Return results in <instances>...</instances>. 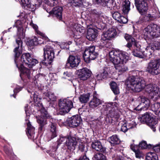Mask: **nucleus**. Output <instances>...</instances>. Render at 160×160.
Masks as SVG:
<instances>
[{
  "label": "nucleus",
  "instance_id": "61",
  "mask_svg": "<svg viewBox=\"0 0 160 160\" xmlns=\"http://www.w3.org/2000/svg\"><path fill=\"white\" fill-rule=\"evenodd\" d=\"M19 91H20V90L19 88L15 89L13 90L14 94L12 95H11V97L12 96H13L14 98H15L16 94V93H18L19 92Z\"/></svg>",
  "mask_w": 160,
  "mask_h": 160
},
{
  "label": "nucleus",
  "instance_id": "46",
  "mask_svg": "<svg viewBox=\"0 0 160 160\" xmlns=\"http://www.w3.org/2000/svg\"><path fill=\"white\" fill-rule=\"evenodd\" d=\"M110 86L112 90L115 94L117 95L119 93V90L116 83L114 82L111 83Z\"/></svg>",
  "mask_w": 160,
  "mask_h": 160
},
{
  "label": "nucleus",
  "instance_id": "3",
  "mask_svg": "<svg viewBox=\"0 0 160 160\" xmlns=\"http://www.w3.org/2000/svg\"><path fill=\"white\" fill-rule=\"evenodd\" d=\"M156 118L151 113L147 112L141 116H139L138 119L141 122L149 123L150 128L155 132L156 130L155 125L160 120V116H158L157 118Z\"/></svg>",
  "mask_w": 160,
  "mask_h": 160
},
{
  "label": "nucleus",
  "instance_id": "5",
  "mask_svg": "<svg viewBox=\"0 0 160 160\" xmlns=\"http://www.w3.org/2000/svg\"><path fill=\"white\" fill-rule=\"evenodd\" d=\"M118 105V103L116 102H110L106 103L102 105L101 111L103 112H106L107 116L111 118H118L119 115L115 108L117 107Z\"/></svg>",
  "mask_w": 160,
  "mask_h": 160
},
{
  "label": "nucleus",
  "instance_id": "26",
  "mask_svg": "<svg viewBox=\"0 0 160 160\" xmlns=\"http://www.w3.org/2000/svg\"><path fill=\"white\" fill-rule=\"evenodd\" d=\"M110 73L109 69L108 67H104L102 71L97 75V78L99 80L105 79L109 77Z\"/></svg>",
  "mask_w": 160,
  "mask_h": 160
},
{
  "label": "nucleus",
  "instance_id": "16",
  "mask_svg": "<svg viewBox=\"0 0 160 160\" xmlns=\"http://www.w3.org/2000/svg\"><path fill=\"white\" fill-rule=\"evenodd\" d=\"M91 72L86 68H83L79 70L77 74L78 78L81 80H86L91 76Z\"/></svg>",
  "mask_w": 160,
  "mask_h": 160
},
{
  "label": "nucleus",
  "instance_id": "55",
  "mask_svg": "<svg viewBox=\"0 0 160 160\" xmlns=\"http://www.w3.org/2000/svg\"><path fill=\"white\" fill-rule=\"evenodd\" d=\"M151 46L154 48V50L160 49V42H155Z\"/></svg>",
  "mask_w": 160,
  "mask_h": 160
},
{
  "label": "nucleus",
  "instance_id": "17",
  "mask_svg": "<svg viewBox=\"0 0 160 160\" xmlns=\"http://www.w3.org/2000/svg\"><path fill=\"white\" fill-rule=\"evenodd\" d=\"M22 6L24 8H32V5H40L42 2V0H21Z\"/></svg>",
  "mask_w": 160,
  "mask_h": 160
},
{
  "label": "nucleus",
  "instance_id": "23",
  "mask_svg": "<svg viewBox=\"0 0 160 160\" xmlns=\"http://www.w3.org/2000/svg\"><path fill=\"white\" fill-rule=\"evenodd\" d=\"M140 98L141 99L140 110L143 111L147 110L150 105L149 100L143 96H140Z\"/></svg>",
  "mask_w": 160,
  "mask_h": 160
},
{
  "label": "nucleus",
  "instance_id": "63",
  "mask_svg": "<svg viewBox=\"0 0 160 160\" xmlns=\"http://www.w3.org/2000/svg\"><path fill=\"white\" fill-rule=\"evenodd\" d=\"M136 125V123L133 121L129 123L128 124V127H132V128L133 127V126H135Z\"/></svg>",
  "mask_w": 160,
  "mask_h": 160
},
{
  "label": "nucleus",
  "instance_id": "30",
  "mask_svg": "<svg viewBox=\"0 0 160 160\" xmlns=\"http://www.w3.org/2000/svg\"><path fill=\"white\" fill-rule=\"evenodd\" d=\"M137 35L136 34H133L132 35H130L128 34H125L124 35V38L128 42H131L132 44L135 45L138 43L137 42Z\"/></svg>",
  "mask_w": 160,
  "mask_h": 160
},
{
  "label": "nucleus",
  "instance_id": "49",
  "mask_svg": "<svg viewBox=\"0 0 160 160\" xmlns=\"http://www.w3.org/2000/svg\"><path fill=\"white\" fill-rule=\"evenodd\" d=\"M94 160H106V157L103 154L100 152L96 153L94 156Z\"/></svg>",
  "mask_w": 160,
  "mask_h": 160
},
{
  "label": "nucleus",
  "instance_id": "1",
  "mask_svg": "<svg viewBox=\"0 0 160 160\" xmlns=\"http://www.w3.org/2000/svg\"><path fill=\"white\" fill-rule=\"evenodd\" d=\"M136 75L129 76L126 85L127 89L135 92H139L145 88L146 92L150 95L152 98H155L159 96L160 91L158 87L155 85L150 84L146 85L145 81L143 78L139 76V74L138 71L136 72Z\"/></svg>",
  "mask_w": 160,
  "mask_h": 160
},
{
  "label": "nucleus",
  "instance_id": "41",
  "mask_svg": "<svg viewBox=\"0 0 160 160\" xmlns=\"http://www.w3.org/2000/svg\"><path fill=\"white\" fill-rule=\"evenodd\" d=\"M33 99L35 102H37V103H36L35 106L37 107H38L37 108V109L38 110H40L41 109V108L40 107V104H41L42 106H43L42 104L41 103H40V101L41 100V98L38 97V96L37 94L34 93L33 94Z\"/></svg>",
  "mask_w": 160,
  "mask_h": 160
},
{
  "label": "nucleus",
  "instance_id": "64",
  "mask_svg": "<svg viewBox=\"0 0 160 160\" xmlns=\"http://www.w3.org/2000/svg\"><path fill=\"white\" fill-rule=\"evenodd\" d=\"M132 45H133V46L134 47V44L133 43L132 44L131 42H128L126 46L127 47L130 49V48L132 47Z\"/></svg>",
  "mask_w": 160,
  "mask_h": 160
},
{
  "label": "nucleus",
  "instance_id": "15",
  "mask_svg": "<svg viewBox=\"0 0 160 160\" xmlns=\"http://www.w3.org/2000/svg\"><path fill=\"white\" fill-rule=\"evenodd\" d=\"M81 122V118L78 115L73 116L66 121V123L70 127L73 128L79 126Z\"/></svg>",
  "mask_w": 160,
  "mask_h": 160
},
{
  "label": "nucleus",
  "instance_id": "11",
  "mask_svg": "<svg viewBox=\"0 0 160 160\" xmlns=\"http://www.w3.org/2000/svg\"><path fill=\"white\" fill-rule=\"evenodd\" d=\"M43 50L45 63L46 64H50L55 57L54 49L50 46L46 45L44 48Z\"/></svg>",
  "mask_w": 160,
  "mask_h": 160
},
{
  "label": "nucleus",
  "instance_id": "29",
  "mask_svg": "<svg viewBox=\"0 0 160 160\" xmlns=\"http://www.w3.org/2000/svg\"><path fill=\"white\" fill-rule=\"evenodd\" d=\"M22 76L30 79V72L29 69L25 67L23 65H21V78L22 79Z\"/></svg>",
  "mask_w": 160,
  "mask_h": 160
},
{
  "label": "nucleus",
  "instance_id": "9",
  "mask_svg": "<svg viewBox=\"0 0 160 160\" xmlns=\"http://www.w3.org/2000/svg\"><path fill=\"white\" fill-rule=\"evenodd\" d=\"M60 112L62 114L68 113L73 107L72 100L68 98L60 99L59 101Z\"/></svg>",
  "mask_w": 160,
  "mask_h": 160
},
{
  "label": "nucleus",
  "instance_id": "25",
  "mask_svg": "<svg viewBox=\"0 0 160 160\" xmlns=\"http://www.w3.org/2000/svg\"><path fill=\"white\" fill-rule=\"evenodd\" d=\"M98 36L97 30L94 28H89L87 31V38L89 41L94 40Z\"/></svg>",
  "mask_w": 160,
  "mask_h": 160
},
{
  "label": "nucleus",
  "instance_id": "37",
  "mask_svg": "<svg viewBox=\"0 0 160 160\" xmlns=\"http://www.w3.org/2000/svg\"><path fill=\"white\" fill-rule=\"evenodd\" d=\"M151 109L156 115H159L160 112V103L157 102L152 105Z\"/></svg>",
  "mask_w": 160,
  "mask_h": 160
},
{
  "label": "nucleus",
  "instance_id": "4",
  "mask_svg": "<svg viewBox=\"0 0 160 160\" xmlns=\"http://www.w3.org/2000/svg\"><path fill=\"white\" fill-rule=\"evenodd\" d=\"M143 33L146 38H158L160 37V27L151 23L143 30Z\"/></svg>",
  "mask_w": 160,
  "mask_h": 160
},
{
  "label": "nucleus",
  "instance_id": "21",
  "mask_svg": "<svg viewBox=\"0 0 160 160\" xmlns=\"http://www.w3.org/2000/svg\"><path fill=\"white\" fill-rule=\"evenodd\" d=\"M62 8L61 7L58 6L54 8L51 11L49 12L47 10H46V11L49 13V15L48 16V17L51 14L53 13L54 16L56 17L59 19L61 20L62 19Z\"/></svg>",
  "mask_w": 160,
  "mask_h": 160
},
{
  "label": "nucleus",
  "instance_id": "39",
  "mask_svg": "<svg viewBox=\"0 0 160 160\" xmlns=\"http://www.w3.org/2000/svg\"><path fill=\"white\" fill-rule=\"evenodd\" d=\"M73 28L76 30V34H78L79 35L80 37L78 38H79L84 31L83 28L79 24H75Z\"/></svg>",
  "mask_w": 160,
  "mask_h": 160
},
{
  "label": "nucleus",
  "instance_id": "56",
  "mask_svg": "<svg viewBox=\"0 0 160 160\" xmlns=\"http://www.w3.org/2000/svg\"><path fill=\"white\" fill-rule=\"evenodd\" d=\"M84 144L81 143L79 146V150L82 152H85V153L87 152V148H86Z\"/></svg>",
  "mask_w": 160,
  "mask_h": 160
},
{
  "label": "nucleus",
  "instance_id": "8",
  "mask_svg": "<svg viewBox=\"0 0 160 160\" xmlns=\"http://www.w3.org/2000/svg\"><path fill=\"white\" fill-rule=\"evenodd\" d=\"M95 47L90 46L86 48L83 55L84 60L87 63H89L91 60L95 59L98 55V53L95 51Z\"/></svg>",
  "mask_w": 160,
  "mask_h": 160
},
{
  "label": "nucleus",
  "instance_id": "28",
  "mask_svg": "<svg viewBox=\"0 0 160 160\" xmlns=\"http://www.w3.org/2000/svg\"><path fill=\"white\" fill-rule=\"evenodd\" d=\"M92 148L98 151L104 152L105 149L102 147L101 142L99 141L92 142L91 144Z\"/></svg>",
  "mask_w": 160,
  "mask_h": 160
},
{
  "label": "nucleus",
  "instance_id": "50",
  "mask_svg": "<svg viewBox=\"0 0 160 160\" xmlns=\"http://www.w3.org/2000/svg\"><path fill=\"white\" fill-rule=\"evenodd\" d=\"M45 3L50 6L53 7L55 5L57 6L58 4V0H45Z\"/></svg>",
  "mask_w": 160,
  "mask_h": 160
},
{
  "label": "nucleus",
  "instance_id": "43",
  "mask_svg": "<svg viewBox=\"0 0 160 160\" xmlns=\"http://www.w3.org/2000/svg\"><path fill=\"white\" fill-rule=\"evenodd\" d=\"M95 1L98 3L105 2L106 5L109 9L111 8L113 5V3L112 0H95Z\"/></svg>",
  "mask_w": 160,
  "mask_h": 160
},
{
  "label": "nucleus",
  "instance_id": "42",
  "mask_svg": "<svg viewBox=\"0 0 160 160\" xmlns=\"http://www.w3.org/2000/svg\"><path fill=\"white\" fill-rule=\"evenodd\" d=\"M90 95L89 93L80 95L79 98L80 101L82 103H86L89 100Z\"/></svg>",
  "mask_w": 160,
  "mask_h": 160
},
{
  "label": "nucleus",
  "instance_id": "24",
  "mask_svg": "<svg viewBox=\"0 0 160 160\" xmlns=\"http://www.w3.org/2000/svg\"><path fill=\"white\" fill-rule=\"evenodd\" d=\"M141 46L138 43L134 45V49L132 53V54L135 56L140 58H142L144 57L143 52L141 51L140 49Z\"/></svg>",
  "mask_w": 160,
  "mask_h": 160
},
{
  "label": "nucleus",
  "instance_id": "44",
  "mask_svg": "<svg viewBox=\"0 0 160 160\" xmlns=\"http://www.w3.org/2000/svg\"><path fill=\"white\" fill-rule=\"evenodd\" d=\"M130 2L129 1H125L123 6L122 11L125 14H127L130 10Z\"/></svg>",
  "mask_w": 160,
  "mask_h": 160
},
{
  "label": "nucleus",
  "instance_id": "54",
  "mask_svg": "<svg viewBox=\"0 0 160 160\" xmlns=\"http://www.w3.org/2000/svg\"><path fill=\"white\" fill-rule=\"evenodd\" d=\"M132 128V127H128L126 123H124L123 125H122L121 127V131L124 132H126L128 129Z\"/></svg>",
  "mask_w": 160,
  "mask_h": 160
},
{
  "label": "nucleus",
  "instance_id": "36",
  "mask_svg": "<svg viewBox=\"0 0 160 160\" xmlns=\"http://www.w3.org/2000/svg\"><path fill=\"white\" fill-rule=\"evenodd\" d=\"M51 131L50 132V138L52 139L56 137L57 136L56 131V124L54 122H51L50 125Z\"/></svg>",
  "mask_w": 160,
  "mask_h": 160
},
{
  "label": "nucleus",
  "instance_id": "59",
  "mask_svg": "<svg viewBox=\"0 0 160 160\" xmlns=\"http://www.w3.org/2000/svg\"><path fill=\"white\" fill-rule=\"evenodd\" d=\"M79 160H89V159L88 158L85 153L84 154L82 155L79 158Z\"/></svg>",
  "mask_w": 160,
  "mask_h": 160
},
{
  "label": "nucleus",
  "instance_id": "58",
  "mask_svg": "<svg viewBox=\"0 0 160 160\" xmlns=\"http://www.w3.org/2000/svg\"><path fill=\"white\" fill-rule=\"evenodd\" d=\"M153 149L156 152L158 153L160 152V149L159 144H157L155 146L153 147Z\"/></svg>",
  "mask_w": 160,
  "mask_h": 160
},
{
  "label": "nucleus",
  "instance_id": "60",
  "mask_svg": "<svg viewBox=\"0 0 160 160\" xmlns=\"http://www.w3.org/2000/svg\"><path fill=\"white\" fill-rule=\"evenodd\" d=\"M92 13L94 15L95 17L98 18L99 16V13L96 10H94L92 11Z\"/></svg>",
  "mask_w": 160,
  "mask_h": 160
},
{
  "label": "nucleus",
  "instance_id": "51",
  "mask_svg": "<svg viewBox=\"0 0 160 160\" xmlns=\"http://www.w3.org/2000/svg\"><path fill=\"white\" fill-rule=\"evenodd\" d=\"M111 38L108 35V34H107V32H106L105 33L102 35L101 40L102 41H105V42H107Z\"/></svg>",
  "mask_w": 160,
  "mask_h": 160
},
{
  "label": "nucleus",
  "instance_id": "6",
  "mask_svg": "<svg viewBox=\"0 0 160 160\" xmlns=\"http://www.w3.org/2000/svg\"><path fill=\"white\" fill-rule=\"evenodd\" d=\"M40 105L41 108L38 111L40 112L41 115L40 117L37 118V121L39 125V132L41 133L45 130V126L47 123L46 119H50L51 116L42 104H40Z\"/></svg>",
  "mask_w": 160,
  "mask_h": 160
},
{
  "label": "nucleus",
  "instance_id": "13",
  "mask_svg": "<svg viewBox=\"0 0 160 160\" xmlns=\"http://www.w3.org/2000/svg\"><path fill=\"white\" fill-rule=\"evenodd\" d=\"M135 6L141 15L146 13L148 10L147 0H134Z\"/></svg>",
  "mask_w": 160,
  "mask_h": 160
},
{
  "label": "nucleus",
  "instance_id": "53",
  "mask_svg": "<svg viewBox=\"0 0 160 160\" xmlns=\"http://www.w3.org/2000/svg\"><path fill=\"white\" fill-rule=\"evenodd\" d=\"M148 145L147 143V142L145 141H142L141 142H140L139 144V148H141L142 149H145L147 148H149L148 147Z\"/></svg>",
  "mask_w": 160,
  "mask_h": 160
},
{
  "label": "nucleus",
  "instance_id": "27",
  "mask_svg": "<svg viewBox=\"0 0 160 160\" xmlns=\"http://www.w3.org/2000/svg\"><path fill=\"white\" fill-rule=\"evenodd\" d=\"M131 149L135 152L136 158H140L143 157L144 154L141 150L138 149V146L134 144L130 145Z\"/></svg>",
  "mask_w": 160,
  "mask_h": 160
},
{
  "label": "nucleus",
  "instance_id": "33",
  "mask_svg": "<svg viewBox=\"0 0 160 160\" xmlns=\"http://www.w3.org/2000/svg\"><path fill=\"white\" fill-rule=\"evenodd\" d=\"M44 94L46 97V99H48V101L54 102L56 101L57 97L53 92H45Z\"/></svg>",
  "mask_w": 160,
  "mask_h": 160
},
{
  "label": "nucleus",
  "instance_id": "14",
  "mask_svg": "<svg viewBox=\"0 0 160 160\" xmlns=\"http://www.w3.org/2000/svg\"><path fill=\"white\" fill-rule=\"evenodd\" d=\"M19 20H18L17 22H15V24L16 25V27H18V31L19 32V28H18V23ZM18 34L19 35V32H18ZM16 42L17 44L18 45V46L15 48L13 50V52L14 53V62L16 63L17 67L18 68L19 71L20 72V67H19L17 63L18 62V60L19 58V56H20V50L19 49V43H20V38H19V36H18V39H16Z\"/></svg>",
  "mask_w": 160,
  "mask_h": 160
},
{
  "label": "nucleus",
  "instance_id": "52",
  "mask_svg": "<svg viewBox=\"0 0 160 160\" xmlns=\"http://www.w3.org/2000/svg\"><path fill=\"white\" fill-rule=\"evenodd\" d=\"M70 136H60L59 139L58 141V144H61L64 141H67V139L68 138H69Z\"/></svg>",
  "mask_w": 160,
  "mask_h": 160
},
{
  "label": "nucleus",
  "instance_id": "20",
  "mask_svg": "<svg viewBox=\"0 0 160 160\" xmlns=\"http://www.w3.org/2000/svg\"><path fill=\"white\" fill-rule=\"evenodd\" d=\"M65 142V145L67 148L71 151H73L77 146L78 142L76 139L70 137Z\"/></svg>",
  "mask_w": 160,
  "mask_h": 160
},
{
  "label": "nucleus",
  "instance_id": "2",
  "mask_svg": "<svg viewBox=\"0 0 160 160\" xmlns=\"http://www.w3.org/2000/svg\"><path fill=\"white\" fill-rule=\"evenodd\" d=\"M110 60L115 65L117 72L123 73L128 70V68L123 64L129 59L128 54L119 50H112L109 52Z\"/></svg>",
  "mask_w": 160,
  "mask_h": 160
},
{
  "label": "nucleus",
  "instance_id": "40",
  "mask_svg": "<svg viewBox=\"0 0 160 160\" xmlns=\"http://www.w3.org/2000/svg\"><path fill=\"white\" fill-rule=\"evenodd\" d=\"M154 48L150 45L148 46L146 48L145 51L143 52L144 55H145L147 57L150 58L154 51Z\"/></svg>",
  "mask_w": 160,
  "mask_h": 160
},
{
  "label": "nucleus",
  "instance_id": "7",
  "mask_svg": "<svg viewBox=\"0 0 160 160\" xmlns=\"http://www.w3.org/2000/svg\"><path fill=\"white\" fill-rule=\"evenodd\" d=\"M24 110L25 111L26 117L25 119V123L27 125L26 132L27 134L28 138L31 139L34 138L35 135V128L31 125L28 120L30 115V109L28 104H26L24 107Z\"/></svg>",
  "mask_w": 160,
  "mask_h": 160
},
{
  "label": "nucleus",
  "instance_id": "47",
  "mask_svg": "<svg viewBox=\"0 0 160 160\" xmlns=\"http://www.w3.org/2000/svg\"><path fill=\"white\" fill-rule=\"evenodd\" d=\"M157 17L153 14H148L144 17L143 20L145 21H151L155 20Z\"/></svg>",
  "mask_w": 160,
  "mask_h": 160
},
{
  "label": "nucleus",
  "instance_id": "32",
  "mask_svg": "<svg viewBox=\"0 0 160 160\" xmlns=\"http://www.w3.org/2000/svg\"><path fill=\"white\" fill-rule=\"evenodd\" d=\"M108 140L111 145L113 146L119 144L121 142L120 139L117 135H112L108 138Z\"/></svg>",
  "mask_w": 160,
  "mask_h": 160
},
{
  "label": "nucleus",
  "instance_id": "38",
  "mask_svg": "<svg viewBox=\"0 0 160 160\" xmlns=\"http://www.w3.org/2000/svg\"><path fill=\"white\" fill-rule=\"evenodd\" d=\"M146 160H158V157L156 153L149 152L146 154Z\"/></svg>",
  "mask_w": 160,
  "mask_h": 160
},
{
  "label": "nucleus",
  "instance_id": "22",
  "mask_svg": "<svg viewBox=\"0 0 160 160\" xmlns=\"http://www.w3.org/2000/svg\"><path fill=\"white\" fill-rule=\"evenodd\" d=\"M112 17L115 20L120 23H125L128 22L127 19L118 12H114L112 14Z\"/></svg>",
  "mask_w": 160,
  "mask_h": 160
},
{
  "label": "nucleus",
  "instance_id": "19",
  "mask_svg": "<svg viewBox=\"0 0 160 160\" xmlns=\"http://www.w3.org/2000/svg\"><path fill=\"white\" fill-rule=\"evenodd\" d=\"M98 95L96 91H94L93 94V98L89 102V106L92 108H95L101 104L103 102L98 98Z\"/></svg>",
  "mask_w": 160,
  "mask_h": 160
},
{
  "label": "nucleus",
  "instance_id": "45",
  "mask_svg": "<svg viewBox=\"0 0 160 160\" xmlns=\"http://www.w3.org/2000/svg\"><path fill=\"white\" fill-rule=\"evenodd\" d=\"M132 104L135 107V109L137 111H139L141 110L140 107H141L140 101H141V99L140 98V97L138 98V99L134 100V99H132Z\"/></svg>",
  "mask_w": 160,
  "mask_h": 160
},
{
  "label": "nucleus",
  "instance_id": "34",
  "mask_svg": "<svg viewBox=\"0 0 160 160\" xmlns=\"http://www.w3.org/2000/svg\"><path fill=\"white\" fill-rule=\"evenodd\" d=\"M69 3H71L72 5L75 6H79L83 5L84 6H88V3L86 4L84 1L82 2V0H68Z\"/></svg>",
  "mask_w": 160,
  "mask_h": 160
},
{
  "label": "nucleus",
  "instance_id": "12",
  "mask_svg": "<svg viewBox=\"0 0 160 160\" xmlns=\"http://www.w3.org/2000/svg\"><path fill=\"white\" fill-rule=\"evenodd\" d=\"M21 62L24 65L29 67L35 65L38 63L36 59L32 58L29 53H24L21 57Z\"/></svg>",
  "mask_w": 160,
  "mask_h": 160
},
{
  "label": "nucleus",
  "instance_id": "10",
  "mask_svg": "<svg viewBox=\"0 0 160 160\" xmlns=\"http://www.w3.org/2000/svg\"><path fill=\"white\" fill-rule=\"evenodd\" d=\"M146 70L153 75H158L160 73V62L156 59H153L148 63Z\"/></svg>",
  "mask_w": 160,
  "mask_h": 160
},
{
  "label": "nucleus",
  "instance_id": "48",
  "mask_svg": "<svg viewBox=\"0 0 160 160\" xmlns=\"http://www.w3.org/2000/svg\"><path fill=\"white\" fill-rule=\"evenodd\" d=\"M106 32L111 38H114L117 35L116 30L114 28H109Z\"/></svg>",
  "mask_w": 160,
  "mask_h": 160
},
{
  "label": "nucleus",
  "instance_id": "31",
  "mask_svg": "<svg viewBox=\"0 0 160 160\" xmlns=\"http://www.w3.org/2000/svg\"><path fill=\"white\" fill-rule=\"evenodd\" d=\"M56 149L54 148L52 150H48L47 152L49 153L50 156L55 158V160H66V158L64 157H62L61 155L58 154V156H56V154L54 152L56 150Z\"/></svg>",
  "mask_w": 160,
  "mask_h": 160
},
{
  "label": "nucleus",
  "instance_id": "62",
  "mask_svg": "<svg viewBox=\"0 0 160 160\" xmlns=\"http://www.w3.org/2000/svg\"><path fill=\"white\" fill-rule=\"evenodd\" d=\"M63 74L65 76L68 77H70L72 76V73L70 72H68V71L64 72L63 73Z\"/></svg>",
  "mask_w": 160,
  "mask_h": 160
},
{
  "label": "nucleus",
  "instance_id": "35",
  "mask_svg": "<svg viewBox=\"0 0 160 160\" xmlns=\"http://www.w3.org/2000/svg\"><path fill=\"white\" fill-rule=\"evenodd\" d=\"M41 39L43 40L42 39H41L40 38H37L36 37H35L33 39L30 40L28 41V43L29 44V45L31 46L34 45H37L38 44H44L43 41H42V42H39V41H42V40H41Z\"/></svg>",
  "mask_w": 160,
  "mask_h": 160
},
{
  "label": "nucleus",
  "instance_id": "57",
  "mask_svg": "<svg viewBox=\"0 0 160 160\" xmlns=\"http://www.w3.org/2000/svg\"><path fill=\"white\" fill-rule=\"evenodd\" d=\"M4 150L5 153L8 156L12 154V150L11 148H9L7 147H5Z\"/></svg>",
  "mask_w": 160,
  "mask_h": 160
},
{
  "label": "nucleus",
  "instance_id": "18",
  "mask_svg": "<svg viewBox=\"0 0 160 160\" xmlns=\"http://www.w3.org/2000/svg\"><path fill=\"white\" fill-rule=\"evenodd\" d=\"M81 61L80 59L77 56L70 55L68 58L67 64L72 68L77 67Z\"/></svg>",
  "mask_w": 160,
  "mask_h": 160
}]
</instances>
